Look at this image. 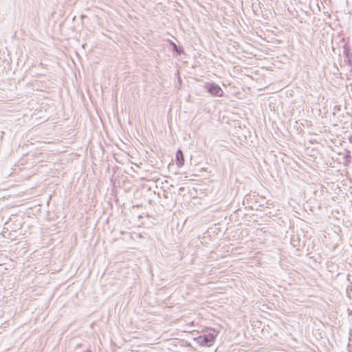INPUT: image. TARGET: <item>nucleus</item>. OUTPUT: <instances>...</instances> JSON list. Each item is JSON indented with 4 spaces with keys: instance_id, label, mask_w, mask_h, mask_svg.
<instances>
[{
    "instance_id": "f257e3e1",
    "label": "nucleus",
    "mask_w": 352,
    "mask_h": 352,
    "mask_svg": "<svg viewBox=\"0 0 352 352\" xmlns=\"http://www.w3.org/2000/svg\"><path fill=\"white\" fill-rule=\"evenodd\" d=\"M201 332V335L193 338L194 342L200 346L210 347L214 344L219 331Z\"/></svg>"
},
{
    "instance_id": "f03ea898",
    "label": "nucleus",
    "mask_w": 352,
    "mask_h": 352,
    "mask_svg": "<svg viewBox=\"0 0 352 352\" xmlns=\"http://www.w3.org/2000/svg\"><path fill=\"white\" fill-rule=\"evenodd\" d=\"M206 91L214 97H222L223 96V91L219 85L215 82H207L204 86Z\"/></svg>"
},
{
    "instance_id": "7ed1b4c3",
    "label": "nucleus",
    "mask_w": 352,
    "mask_h": 352,
    "mask_svg": "<svg viewBox=\"0 0 352 352\" xmlns=\"http://www.w3.org/2000/svg\"><path fill=\"white\" fill-rule=\"evenodd\" d=\"M116 332L118 334V336L120 337V340H118V338L116 337V336L113 335V337L114 338L116 342H117V343H116V345H123L125 342H130L131 340V338H135V336H131L129 331H124L123 333H122V331ZM130 333H137V331H130Z\"/></svg>"
},
{
    "instance_id": "20e7f679",
    "label": "nucleus",
    "mask_w": 352,
    "mask_h": 352,
    "mask_svg": "<svg viewBox=\"0 0 352 352\" xmlns=\"http://www.w3.org/2000/svg\"><path fill=\"white\" fill-rule=\"evenodd\" d=\"M256 198H258V195L247 194L243 198V204L245 207L254 209L256 206Z\"/></svg>"
},
{
    "instance_id": "39448f33",
    "label": "nucleus",
    "mask_w": 352,
    "mask_h": 352,
    "mask_svg": "<svg viewBox=\"0 0 352 352\" xmlns=\"http://www.w3.org/2000/svg\"><path fill=\"white\" fill-rule=\"evenodd\" d=\"M175 162L178 167H182L184 164V154L180 149L176 152Z\"/></svg>"
},
{
    "instance_id": "423d86ee",
    "label": "nucleus",
    "mask_w": 352,
    "mask_h": 352,
    "mask_svg": "<svg viewBox=\"0 0 352 352\" xmlns=\"http://www.w3.org/2000/svg\"><path fill=\"white\" fill-rule=\"evenodd\" d=\"M170 45L173 47V51L176 52L178 55L184 54V50L182 46H177L175 43L172 41H169Z\"/></svg>"
},
{
    "instance_id": "0eeeda50",
    "label": "nucleus",
    "mask_w": 352,
    "mask_h": 352,
    "mask_svg": "<svg viewBox=\"0 0 352 352\" xmlns=\"http://www.w3.org/2000/svg\"><path fill=\"white\" fill-rule=\"evenodd\" d=\"M203 330H210V331H212V330H215L214 328H211V327H205Z\"/></svg>"
},
{
    "instance_id": "6e6552de",
    "label": "nucleus",
    "mask_w": 352,
    "mask_h": 352,
    "mask_svg": "<svg viewBox=\"0 0 352 352\" xmlns=\"http://www.w3.org/2000/svg\"><path fill=\"white\" fill-rule=\"evenodd\" d=\"M352 331H349V336H351L352 334H351Z\"/></svg>"
},
{
    "instance_id": "1a4fd4ad",
    "label": "nucleus",
    "mask_w": 352,
    "mask_h": 352,
    "mask_svg": "<svg viewBox=\"0 0 352 352\" xmlns=\"http://www.w3.org/2000/svg\"><path fill=\"white\" fill-rule=\"evenodd\" d=\"M245 336H246V332L247 331H243Z\"/></svg>"
},
{
    "instance_id": "9d476101",
    "label": "nucleus",
    "mask_w": 352,
    "mask_h": 352,
    "mask_svg": "<svg viewBox=\"0 0 352 352\" xmlns=\"http://www.w3.org/2000/svg\"><path fill=\"white\" fill-rule=\"evenodd\" d=\"M184 190V188H179V190Z\"/></svg>"
}]
</instances>
